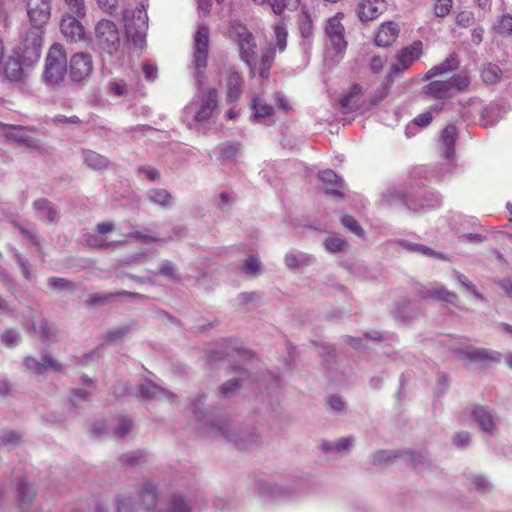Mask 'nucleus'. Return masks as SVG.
I'll return each instance as SVG.
<instances>
[{
    "label": "nucleus",
    "mask_w": 512,
    "mask_h": 512,
    "mask_svg": "<svg viewBox=\"0 0 512 512\" xmlns=\"http://www.w3.org/2000/svg\"><path fill=\"white\" fill-rule=\"evenodd\" d=\"M242 60L250 67L252 74L257 71L265 77L273 59L275 47L283 51L287 45V34H236Z\"/></svg>",
    "instance_id": "obj_1"
},
{
    "label": "nucleus",
    "mask_w": 512,
    "mask_h": 512,
    "mask_svg": "<svg viewBox=\"0 0 512 512\" xmlns=\"http://www.w3.org/2000/svg\"><path fill=\"white\" fill-rule=\"evenodd\" d=\"M194 65L198 93L185 107V114L191 116L196 122L208 121L217 108V90L203 88L204 70L207 66L209 38L208 34H196L194 41Z\"/></svg>",
    "instance_id": "obj_2"
},
{
    "label": "nucleus",
    "mask_w": 512,
    "mask_h": 512,
    "mask_svg": "<svg viewBox=\"0 0 512 512\" xmlns=\"http://www.w3.org/2000/svg\"><path fill=\"white\" fill-rule=\"evenodd\" d=\"M202 405V397H199L195 400V402L192 404V412L197 418V420L200 422V429L203 430V432L207 436H223L228 441L235 442L238 444L240 448H247L248 443L240 437L237 433H231L230 432V424L223 419H217L213 420L211 416L204 413V411L201 408Z\"/></svg>",
    "instance_id": "obj_3"
},
{
    "label": "nucleus",
    "mask_w": 512,
    "mask_h": 512,
    "mask_svg": "<svg viewBox=\"0 0 512 512\" xmlns=\"http://www.w3.org/2000/svg\"><path fill=\"white\" fill-rule=\"evenodd\" d=\"M67 71V55L64 47L54 43L48 50L45 58L43 80L52 87L59 86L64 81Z\"/></svg>",
    "instance_id": "obj_4"
},
{
    "label": "nucleus",
    "mask_w": 512,
    "mask_h": 512,
    "mask_svg": "<svg viewBox=\"0 0 512 512\" xmlns=\"http://www.w3.org/2000/svg\"><path fill=\"white\" fill-rule=\"evenodd\" d=\"M42 42L40 34H25L13 48V55L20 58L25 66H31L41 56Z\"/></svg>",
    "instance_id": "obj_5"
},
{
    "label": "nucleus",
    "mask_w": 512,
    "mask_h": 512,
    "mask_svg": "<svg viewBox=\"0 0 512 512\" xmlns=\"http://www.w3.org/2000/svg\"><path fill=\"white\" fill-rule=\"evenodd\" d=\"M67 71L68 76L73 83H85L94 71L91 55L85 52H79L72 55Z\"/></svg>",
    "instance_id": "obj_6"
},
{
    "label": "nucleus",
    "mask_w": 512,
    "mask_h": 512,
    "mask_svg": "<svg viewBox=\"0 0 512 512\" xmlns=\"http://www.w3.org/2000/svg\"><path fill=\"white\" fill-rule=\"evenodd\" d=\"M423 54V44L421 41H415L412 44L403 47L396 54L397 63L394 64L388 73V78L392 81L394 75L403 73L416 62Z\"/></svg>",
    "instance_id": "obj_7"
},
{
    "label": "nucleus",
    "mask_w": 512,
    "mask_h": 512,
    "mask_svg": "<svg viewBox=\"0 0 512 512\" xmlns=\"http://www.w3.org/2000/svg\"><path fill=\"white\" fill-rule=\"evenodd\" d=\"M27 15L32 28L43 29L51 16V1L27 0Z\"/></svg>",
    "instance_id": "obj_8"
},
{
    "label": "nucleus",
    "mask_w": 512,
    "mask_h": 512,
    "mask_svg": "<svg viewBox=\"0 0 512 512\" xmlns=\"http://www.w3.org/2000/svg\"><path fill=\"white\" fill-rule=\"evenodd\" d=\"M456 352L459 358L476 363L500 362L502 359L500 352L474 346L459 347Z\"/></svg>",
    "instance_id": "obj_9"
},
{
    "label": "nucleus",
    "mask_w": 512,
    "mask_h": 512,
    "mask_svg": "<svg viewBox=\"0 0 512 512\" xmlns=\"http://www.w3.org/2000/svg\"><path fill=\"white\" fill-rule=\"evenodd\" d=\"M386 7L385 0H360L356 6V14L361 22H370L378 18Z\"/></svg>",
    "instance_id": "obj_10"
},
{
    "label": "nucleus",
    "mask_w": 512,
    "mask_h": 512,
    "mask_svg": "<svg viewBox=\"0 0 512 512\" xmlns=\"http://www.w3.org/2000/svg\"><path fill=\"white\" fill-rule=\"evenodd\" d=\"M318 178L324 184L325 193L333 198L343 199L344 181L333 170L319 172Z\"/></svg>",
    "instance_id": "obj_11"
},
{
    "label": "nucleus",
    "mask_w": 512,
    "mask_h": 512,
    "mask_svg": "<svg viewBox=\"0 0 512 512\" xmlns=\"http://www.w3.org/2000/svg\"><path fill=\"white\" fill-rule=\"evenodd\" d=\"M124 32H146L148 29V15L143 5L137 7L131 16L124 14Z\"/></svg>",
    "instance_id": "obj_12"
},
{
    "label": "nucleus",
    "mask_w": 512,
    "mask_h": 512,
    "mask_svg": "<svg viewBox=\"0 0 512 512\" xmlns=\"http://www.w3.org/2000/svg\"><path fill=\"white\" fill-rule=\"evenodd\" d=\"M24 365L28 371L34 374H42L48 370L57 372L63 368V365L59 361L49 355H44L41 361L28 356L24 359Z\"/></svg>",
    "instance_id": "obj_13"
},
{
    "label": "nucleus",
    "mask_w": 512,
    "mask_h": 512,
    "mask_svg": "<svg viewBox=\"0 0 512 512\" xmlns=\"http://www.w3.org/2000/svg\"><path fill=\"white\" fill-rule=\"evenodd\" d=\"M24 67L26 66L20 58L11 55L6 62L2 64L0 75H3L5 79L10 82L19 83L25 78Z\"/></svg>",
    "instance_id": "obj_14"
},
{
    "label": "nucleus",
    "mask_w": 512,
    "mask_h": 512,
    "mask_svg": "<svg viewBox=\"0 0 512 512\" xmlns=\"http://www.w3.org/2000/svg\"><path fill=\"white\" fill-rule=\"evenodd\" d=\"M472 417L480 428L493 435L496 429L495 416L493 411L484 405H475L471 411Z\"/></svg>",
    "instance_id": "obj_15"
},
{
    "label": "nucleus",
    "mask_w": 512,
    "mask_h": 512,
    "mask_svg": "<svg viewBox=\"0 0 512 512\" xmlns=\"http://www.w3.org/2000/svg\"><path fill=\"white\" fill-rule=\"evenodd\" d=\"M243 79L234 69L227 70L226 74V99L229 103L238 101L242 94Z\"/></svg>",
    "instance_id": "obj_16"
},
{
    "label": "nucleus",
    "mask_w": 512,
    "mask_h": 512,
    "mask_svg": "<svg viewBox=\"0 0 512 512\" xmlns=\"http://www.w3.org/2000/svg\"><path fill=\"white\" fill-rule=\"evenodd\" d=\"M137 397L143 400H154V399H170L174 397V394L159 387L155 383L146 380L140 384Z\"/></svg>",
    "instance_id": "obj_17"
},
{
    "label": "nucleus",
    "mask_w": 512,
    "mask_h": 512,
    "mask_svg": "<svg viewBox=\"0 0 512 512\" xmlns=\"http://www.w3.org/2000/svg\"><path fill=\"white\" fill-rule=\"evenodd\" d=\"M128 332H129L128 326H120V327H115V328L108 330L105 333V335L103 336L104 342L96 350H93L90 353L85 354L82 357L81 362L83 364H88V362L90 360H94L96 357H98V349L100 347L122 339L123 337H125L128 334Z\"/></svg>",
    "instance_id": "obj_18"
},
{
    "label": "nucleus",
    "mask_w": 512,
    "mask_h": 512,
    "mask_svg": "<svg viewBox=\"0 0 512 512\" xmlns=\"http://www.w3.org/2000/svg\"><path fill=\"white\" fill-rule=\"evenodd\" d=\"M456 138L457 128L454 125H447L442 130L440 144L442 153L447 160H452L454 157Z\"/></svg>",
    "instance_id": "obj_19"
},
{
    "label": "nucleus",
    "mask_w": 512,
    "mask_h": 512,
    "mask_svg": "<svg viewBox=\"0 0 512 512\" xmlns=\"http://www.w3.org/2000/svg\"><path fill=\"white\" fill-rule=\"evenodd\" d=\"M354 438L352 436L343 437L338 439L335 443L323 441L321 444V450L327 454H339L345 455L354 445Z\"/></svg>",
    "instance_id": "obj_20"
},
{
    "label": "nucleus",
    "mask_w": 512,
    "mask_h": 512,
    "mask_svg": "<svg viewBox=\"0 0 512 512\" xmlns=\"http://www.w3.org/2000/svg\"><path fill=\"white\" fill-rule=\"evenodd\" d=\"M37 217L45 222L54 223L59 219L58 212L47 199H38L33 203Z\"/></svg>",
    "instance_id": "obj_21"
},
{
    "label": "nucleus",
    "mask_w": 512,
    "mask_h": 512,
    "mask_svg": "<svg viewBox=\"0 0 512 512\" xmlns=\"http://www.w3.org/2000/svg\"><path fill=\"white\" fill-rule=\"evenodd\" d=\"M451 81L435 80L423 87V92L435 99H445L451 93Z\"/></svg>",
    "instance_id": "obj_22"
},
{
    "label": "nucleus",
    "mask_w": 512,
    "mask_h": 512,
    "mask_svg": "<svg viewBox=\"0 0 512 512\" xmlns=\"http://www.w3.org/2000/svg\"><path fill=\"white\" fill-rule=\"evenodd\" d=\"M140 499L142 503L146 506L147 510H151L155 507L157 501H158V485L150 480H146L140 490Z\"/></svg>",
    "instance_id": "obj_23"
},
{
    "label": "nucleus",
    "mask_w": 512,
    "mask_h": 512,
    "mask_svg": "<svg viewBox=\"0 0 512 512\" xmlns=\"http://www.w3.org/2000/svg\"><path fill=\"white\" fill-rule=\"evenodd\" d=\"M88 28L86 17L67 14L60 21V32H85Z\"/></svg>",
    "instance_id": "obj_24"
},
{
    "label": "nucleus",
    "mask_w": 512,
    "mask_h": 512,
    "mask_svg": "<svg viewBox=\"0 0 512 512\" xmlns=\"http://www.w3.org/2000/svg\"><path fill=\"white\" fill-rule=\"evenodd\" d=\"M459 67V60L457 59L455 54L449 55L443 62L438 65L433 66L429 69L425 75L424 79L429 80L433 77L441 74H445L451 71L456 70Z\"/></svg>",
    "instance_id": "obj_25"
},
{
    "label": "nucleus",
    "mask_w": 512,
    "mask_h": 512,
    "mask_svg": "<svg viewBox=\"0 0 512 512\" xmlns=\"http://www.w3.org/2000/svg\"><path fill=\"white\" fill-rule=\"evenodd\" d=\"M316 263V259L304 252H290L285 255V264L290 269L302 268Z\"/></svg>",
    "instance_id": "obj_26"
},
{
    "label": "nucleus",
    "mask_w": 512,
    "mask_h": 512,
    "mask_svg": "<svg viewBox=\"0 0 512 512\" xmlns=\"http://www.w3.org/2000/svg\"><path fill=\"white\" fill-rule=\"evenodd\" d=\"M422 298H430L434 300H443L448 303H454L457 300V295L448 291L445 287L428 288L420 291Z\"/></svg>",
    "instance_id": "obj_27"
},
{
    "label": "nucleus",
    "mask_w": 512,
    "mask_h": 512,
    "mask_svg": "<svg viewBox=\"0 0 512 512\" xmlns=\"http://www.w3.org/2000/svg\"><path fill=\"white\" fill-rule=\"evenodd\" d=\"M158 512H191V506L183 494L174 493L170 496L166 507Z\"/></svg>",
    "instance_id": "obj_28"
},
{
    "label": "nucleus",
    "mask_w": 512,
    "mask_h": 512,
    "mask_svg": "<svg viewBox=\"0 0 512 512\" xmlns=\"http://www.w3.org/2000/svg\"><path fill=\"white\" fill-rule=\"evenodd\" d=\"M31 329L41 340L48 341L55 337V331L42 317L32 318Z\"/></svg>",
    "instance_id": "obj_29"
},
{
    "label": "nucleus",
    "mask_w": 512,
    "mask_h": 512,
    "mask_svg": "<svg viewBox=\"0 0 512 512\" xmlns=\"http://www.w3.org/2000/svg\"><path fill=\"white\" fill-rule=\"evenodd\" d=\"M343 36L344 34H327L325 50L328 55H338L346 50L347 41Z\"/></svg>",
    "instance_id": "obj_30"
},
{
    "label": "nucleus",
    "mask_w": 512,
    "mask_h": 512,
    "mask_svg": "<svg viewBox=\"0 0 512 512\" xmlns=\"http://www.w3.org/2000/svg\"><path fill=\"white\" fill-rule=\"evenodd\" d=\"M147 199L162 208L169 207L173 202V196L166 189H150L147 191Z\"/></svg>",
    "instance_id": "obj_31"
},
{
    "label": "nucleus",
    "mask_w": 512,
    "mask_h": 512,
    "mask_svg": "<svg viewBox=\"0 0 512 512\" xmlns=\"http://www.w3.org/2000/svg\"><path fill=\"white\" fill-rule=\"evenodd\" d=\"M252 109L254 111L252 117L257 122L273 115V107L265 103L260 97L252 99Z\"/></svg>",
    "instance_id": "obj_32"
},
{
    "label": "nucleus",
    "mask_w": 512,
    "mask_h": 512,
    "mask_svg": "<svg viewBox=\"0 0 512 512\" xmlns=\"http://www.w3.org/2000/svg\"><path fill=\"white\" fill-rule=\"evenodd\" d=\"M362 94V88L354 85L350 92L341 99V106L347 111H355L359 108L358 101Z\"/></svg>",
    "instance_id": "obj_33"
},
{
    "label": "nucleus",
    "mask_w": 512,
    "mask_h": 512,
    "mask_svg": "<svg viewBox=\"0 0 512 512\" xmlns=\"http://www.w3.org/2000/svg\"><path fill=\"white\" fill-rule=\"evenodd\" d=\"M98 37V42L103 51L112 55L114 54L119 46L120 39L118 34H96Z\"/></svg>",
    "instance_id": "obj_34"
},
{
    "label": "nucleus",
    "mask_w": 512,
    "mask_h": 512,
    "mask_svg": "<svg viewBox=\"0 0 512 512\" xmlns=\"http://www.w3.org/2000/svg\"><path fill=\"white\" fill-rule=\"evenodd\" d=\"M401 245L403 248L407 249L410 252L421 254V255L429 257V258H444L442 253L436 252L432 248H430L426 245H423V244L409 243V242L403 241V242H401Z\"/></svg>",
    "instance_id": "obj_35"
},
{
    "label": "nucleus",
    "mask_w": 512,
    "mask_h": 512,
    "mask_svg": "<svg viewBox=\"0 0 512 512\" xmlns=\"http://www.w3.org/2000/svg\"><path fill=\"white\" fill-rule=\"evenodd\" d=\"M84 162L94 170H101L108 166V159L94 151H85L83 153Z\"/></svg>",
    "instance_id": "obj_36"
},
{
    "label": "nucleus",
    "mask_w": 512,
    "mask_h": 512,
    "mask_svg": "<svg viewBox=\"0 0 512 512\" xmlns=\"http://www.w3.org/2000/svg\"><path fill=\"white\" fill-rule=\"evenodd\" d=\"M17 491L19 506L23 511H26L34 499L35 492L26 483H20Z\"/></svg>",
    "instance_id": "obj_37"
},
{
    "label": "nucleus",
    "mask_w": 512,
    "mask_h": 512,
    "mask_svg": "<svg viewBox=\"0 0 512 512\" xmlns=\"http://www.w3.org/2000/svg\"><path fill=\"white\" fill-rule=\"evenodd\" d=\"M22 443V436L20 433L13 430L0 431V446L12 449Z\"/></svg>",
    "instance_id": "obj_38"
},
{
    "label": "nucleus",
    "mask_w": 512,
    "mask_h": 512,
    "mask_svg": "<svg viewBox=\"0 0 512 512\" xmlns=\"http://www.w3.org/2000/svg\"><path fill=\"white\" fill-rule=\"evenodd\" d=\"M113 296H127L130 298H143V295L137 292H130V291H118L115 293H105V294H92L90 295L88 299V303L93 305L95 303H103L108 301Z\"/></svg>",
    "instance_id": "obj_39"
},
{
    "label": "nucleus",
    "mask_w": 512,
    "mask_h": 512,
    "mask_svg": "<svg viewBox=\"0 0 512 512\" xmlns=\"http://www.w3.org/2000/svg\"><path fill=\"white\" fill-rule=\"evenodd\" d=\"M323 245L328 252L336 253L343 251L347 247L348 243L341 236L330 235L325 238Z\"/></svg>",
    "instance_id": "obj_40"
},
{
    "label": "nucleus",
    "mask_w": 512,
    "mask_h": 512,
    "mask_svg": "<svg viewBox=\"0 0 512 512\" xmlns=\"http://www.w3.org/2000/svg\"><path fill=\"white\" fill-rule=\"evenodd\" d=\"M240 143L238 142H225L219 147L220 156L225 160L234 161L240 153Z\"/></svg>",
    "instance_id": "obj_41"
},
{
    "label": "nucleus",
    "mask_w": 512,
    "mask_h": 512,
    "mask_svg": "<svg viewBox=\"0 0 512 512\" xmlns=\"http://www.w3.org/2000/svg\"><path fill=\"white\" fill-rule=\"evenodd\" d=\"M501 69L494 64H487L481 71V76L486 84H495L501 78Z\"/></svg>",
    "instance_id": "obj_42"
},
{
    "label": "nucleus",
    "mask_w": 512,
    "mask_h": 512,
    "mask_svg": "<svg viewBox=\"0 0 512 512\" xmlns=\"http://www.w3.org/2000/svg\"><path fill=\"white\" fill-rule=\"evenodd\" d=\"M468 481L469 487L479 491L480 493L489 492L492 488L490 481L482 475H471Z\"/></svg>",
    "instance_id": "obj_43"
},
{
    "label": "nucleus",
    "mask_w": 512,
    "mask_h": 512,
    "mask_svg": "<svg viewBox=\"0 0 512 512\" xmlns=\"http://www.w3.org/2000/svg\"><path fill=\"white\" fill-rule=\"evenodd\" d=\"M344 19L345 14L342 12H339L329 18L326 23L325 32H344L346 29V26L343 23Z\"/></svg>",
    "instance_id": "obj_44"
},
{
    "label": "nucleus",
    "mask_w": 512,
    "mask_h": 512,
    "mask_svg": "<svg viewBox=\"0 0 512 512\" xmlns=\"http://www.w3.org/2000/svg\"><path fill=\"white\" fill-rule=\"evenodd\" d=\"M301 0H272L271 7L276 15H281L287 9H297L300 6Z\"/></svg>",
    "instance_id": "obj_45"
},
{
    "label": "nucleus",
    "mask_w": 512,
    "mask_h": 512,
    "mask_svg": "<svg viewBox=\"0 0 512 512\" xmlns=\"http://www.w3.org/2000/svg\"><path fill=\"white\" fill-rule=\"evenodd\" d=\"M411 301L404 300L395 303L393 314L396 318H401L403 320H407L412 317V310H411Z\"/></svg>",
    "instance_id": "obj_46"
},
{
    "label": "nucleus",
    "mask_w": 512,
    "mask_h": 512,
    "mask_svg": "<svg viewBox=\"0 0 512 512\" xmlns=\"http://www.w3.org/2000/svg\"><path fill=\"white\" fill-rule=\"evenodd\" d=\"M1 342L9 348L16 347L21 340V335L17 330L6 329L0 336Z\"/></svg>",
    "instance_id": "obj_47"
},
{
    "label": "nucleus",
    "mask_w": 512,
    "mask_h": 512,
    "mask_svg": "<svg viewBox=\"0 0 512 512\" xmlns=\"http://www.w3.org/2000/svg\"><path fill=\"white\" fill-rule=\"evenodd\" d=\"M448 81H451V91H465L470 84V77L466 73L453 74Z\"/></svg>",
    "instance_id": "obj_48"
},
{
    "label": "nucleus",
    "mask_w": 512,
    "mask_h": 512,
    "mask_svg": "<svg viewBox=\"0 0 512 512\" xmlns=\"http://www.w3.org/2000/svg\"><path fill=\"white\" fill-rule=\"evenodd\" d=\"M341 223L346 229L353 232L357 236H363L364 231H363L362 227L360 226V224L358 223V221L354 217H352L350 215H345L342 217Z\"/></svg>",
    "instance_id": "obj_49"
},
{
    "label": "nucleus",
    "mask_w": 512,
    "mask_h": 512,
    "mask_svg": "<svg viewBox=\"0 0 512 512\" xmlns=\"http://www.w3.org/2000/svg\"><path fill=\"white\" fill-rule=\"evenodd\" d=\"M241 378H234L225 382L221 387L220 391L224 397H230L234 395L240 388Z\"/></svg>",
    "instance_id": "obj_50"
},
{
    "label": "nucleus",
    "mask_w": 512,
    "mask_h": 512,
    "mask_svg": "<svg viewBox=\"0 0 512 512\" xmlns=\"http://www.w3.org/2000/svg\"><path fill=\"white\" fill-rule=\"evenodd\" d=\"M48 285L55 290H65V289H73L74 285L71 281L60 278V277H51L48 279Z\"/></svg>",
    "instance_id": "obj_51"
},
{
    "label": "nucleus",
    "mask_w": 512,
    "mask_h": 512,
    "mask_svg": "<svg viewBox=\"0 0 512 512\" xmlns=\"http://www.w3.org/2000/svg\"><path fill=\"white\" fill-rule=\"evenodd\" d=\"M474 23V15L470 11H461L456 16V24L459 28H469Z\"/></svg>",
    "instance_id": "obj_52"
},
{
    "label": "nucleus",
    "mask_w": 512,
    "mask_h": 512,
    "mask_svg": "<svg viewBox=\"0 0 512 512\" xmlns=\"http://www.w3.org/2000/svg\"><path fill=\"white\" fill-rule=\"evenodd\" d=\"M393 457L392 452L380 450L373 453L369 459L372 465H383Z\"/></svg>",
    "instance_id": "obj_53"
},
{
    "label": "nucleus",
    "mask_w": 512,
    "mask_h": 512,
    "mask_svg": "<svg viewBox=\"0 0 512 512\" xmlns=\"http://www.w3.org/2000/svg\"><path fill=\"white\" fill-rule=\"evenodd\" d=\"M452 7V0H436L434 13L437 17L446 16Z\"/></svg>",
    "instance_id": "obj_54"
},
{
    "label": "nucleus",
    "mask_w": 512,
    "mask_h": 512,
    "mask_svg": "<svg viewBox=\"0 0 512 512\" xmlns=\"http://www.w3.org/2000/svg\"><path fill=\"white\" fill-rule=\"evenodd\" d=\"M131 427H132L131 421L125 417H121L118 420V423L114 428V433L118 437H123L130 432Z\"/></svg>",
    "instance_id": "obj_55"
},
{
    "label": "nucleus",
    "mask_w": 512,
    "mask_h": 512,
    "mask_svg": "<svg viewBox=\"0 0 512 512\" xmlns=\"http://www.w3.org/2000/svg\"><path fill=\"white\" fill-rule=\"evenodd\" d=\"M396 41V34H376L374 38L375 45L386 48Z\"/></svg>",
    "instance_id": "obj_56"
},
{
    "label": "nucleus",
    "mask_w": 512,
    "mask_h": 512,
    "mask_svg": "<svg viewBox=\"0 0 512 512\" xmlns=\"http://www.w3.org/2000/svg\"><path fill=\"white\" fill-rule=\"evenodd\" d=\"M65 2L73 15H77L78 17H86L83 0H65Z\"/></svg>",
    "instance_id": "obj_57"
},
{
    "label": "nucleus",
    "mask_w": 512,
    "mask_h": 512,
    "mask_svg": "<svg viewBox=\"0 0 512 512\" xmlns=\"http://www.w3.org/2000/svg\"><path fill=\"white\" fill-rule=\"evenodd\" d=\"M244 265H245L244 271L247 274L256 275L260 272L261 263L254 256H250L249 258H247L244 262Z\"/></svg>",
    "instance_id": "obj_58"
},
{
    "label": "nucleus",
    "mask_w": 512,
    "mask_h": 512,
    "mask_svg": "<svg viewBox=\"0 0 512 512\" xmlns=\"http://www.w3.org/2000/svg\"><path fill=\"white\" fill-rule=\"evenodd\" d=\"M298 25L300 32H310L313 28L311 16L307 12L298 14Z\"/></svg>",
    "instance_id": "obj_59"
},
{
    "label": "nucleus",
    "mask_w": 512,
    "mask_h": 512,
    "mask_svg": "<svg viewBox=\"0 0 512 512\" xmlns=\"http://www.w3.org/2000/svg\"><path fill=\"white\" fill-rule=\"evenodd\" d=\"M129 43L136 49L142 50L146 45V34H126Z\"/></svg>",
    "instance_id": "obj_60"
},
{
    "label": "nucleus",
    "mask_w": 512,
    "mask_h": 512,
    "mask_svg": "<svg viewBox=\"0 0 512 512\" xmlns=\"http://www.w3.org/2000/svg\"><path fill=\"white\" fill-rule=\"evenodd\" d=\"M456 276H457V279H458L459 283H460L464 288H466L467 290H470V291H471V292H472V293H473L477 298H481V295H480V293L477 291V289H476L475 285H474L472 282H470V281L468 280V278H467L464 274L457 272V273H456Z\"/></svg>",
    "instance_id": "obj_61"
},
{
    "label": "nucleus",
    "mask_w": 512,
    "mask_h": 512,
    "mask_svg": "<svg viewBox=\"0 0 512 512\" xmlns=\"http://www.w3.org/2000/svg\"><path fill=\"white\" fill-rule=\"evenodd\" d=\"M470 442V434L466 431H461L453 437V444L459 448L466 447Z\"/></svg>",
    "instance_id": "obj_62"
},
{
    "label": "nucleus",
    "mask_w": 512,
    "mask_h": 512,
    "mask_svg": "<svg viewBox=\"0 0 512 512\" xmlns=\"http://www.w3.org/2000/svg\"><path fill=\"white\" fill-rule=\"evenodd\" d=\"M139 174H144L150 181H155L160 177L159 171L152 166H140L138 168Z\"/></svg>",
    "instance_id": "obj_63"
},
{
    "label": "nucleus",
    "mask_w": 512,
    "mask_h": 512,
    "mask_svg": "<svg viewBox=\"0 0 512 512\" xmlns=\"http://www.w3.org/2000/svg\"><path fill=\"white\" fill-rule=\"evenodd\" d=\"M96 32H118V29L112 21L102 19L97 23Z\"/></svg>",
    "instance_id": "obj_64"
}]
</instances>
